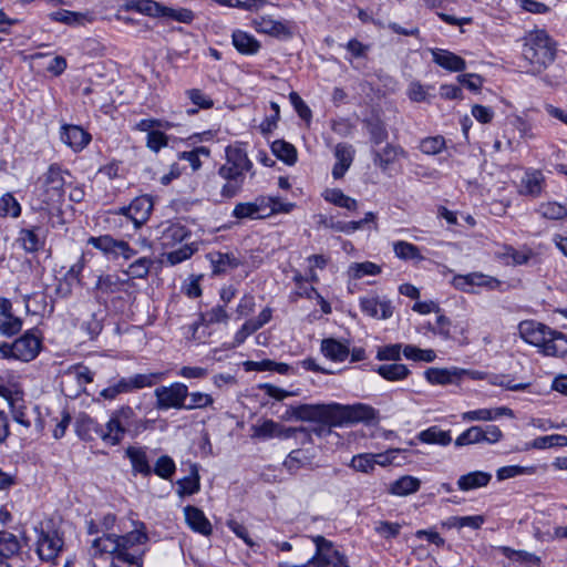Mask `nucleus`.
Masks as SVG:
<instances>
[{
    "mask_svg": "<svg viewBox=\"0 0 567 567\" xmlns=\"http://www.w3.org/2000/svg\"><path fill=\"white\" fill-rule=\"evenodd\" d=\"M124 8L153 18H159L162 12V4L153 0H126Z\"/></svg>",
    "mask_w": 567,
    "mask_h": 567,
    "instance_id": "nucleus-42",
    "label": "nucleus"
},
{
    "mask_svg": "<svg viewBox=\"0 0 567 567\" xmlns=\"http://www.w3.org/2000/svg\"><path fill=\"white\" fill-rule=\"evenodd\" d=\"M176 471V465L173 458L168 455H163L158 457V460L155 463L154 472L157 476H159L163 480H171Z\"/></svg>",
    "mask_w": 567,
    "mask_h": 567,
    "instance_id": "nucleus-56",
    "label": "nucleus"
},
{
    "mask_svg": "<svg viewBox=\"0 0 567 567\" xmlns=\"http://www.w3.org/2000/svg\"><path fill=\"white\" fill-rule=\"evenodd\" d=\"M334 156L337 158L332 168V176L336 179L342 178L352 164L354 150L351 145L339 143L334 147Z\"/></svg>",
    "mask_w": 567,
    "mask_h": 567,
    "instance_id": "nucleus-24",
    "label": "nucleus"
},
{
    "mask_svg": "<svg viewBox=\"0 0 567 567\" xmlns=\"http://www.w3.org/2000/svg\"><path fill=\"white\" fill-rule=\"evenodd\" d=\"M7 402L14 422L25 429H29L33 423L39 433L44 430V422L40 414V408L37 404L27 401L22 391L13 390L10 396L7 398Z\"/></svg>",
    "mask_w": 567,
    "mask_h": 567,
    "instance_id": "nucleus-5",
    "label": "nucleus"
},
{
    "mask_svg": "<svg viewBox=\"0 0 567 567\" xmlns=\"http://www.w3.org/2000/svg\"><path fill=\"white\" fill-rule=\"evenodd\" d=\"M251 24L258 33L275 38H289L292 34L290 27L286 22L275 20L269 16L257 17L251 21Z\"/></svg>",
    "mask_w": 567,
    "mask_h": 567,
    "instance_id": "nucleus-18",
    "label": "nucleus"
},
{
    "mask_svg": "<svg viewBox=\"0 0 567 567\" xmlns=\"http://www.w3.org/2000/svg\"><path fill=\"white\" fill-rule=\"evenodd\" d=\"M311 539L316 545V553L307 563L301 565L280 563L279 567H350L347 557L334 548L332 542L323 536H313Z\"/></svg>",
    "mask_w": 567,
    "mask_h": 567,
    "instance_id": "nucleus-4",
    "label": "nucleus"
},
{
    "mask_svg": "<svg viewBox=\"0 0 567 567\" xmlns=\"http://www.w3.org/2000/svg\"><path fill=\"white\" fill-rule=\"evenodd\" d=\"M164 377V372L138 373L126 378V380L128 382L131 391L133 392L135 390L150 388L159 382L161 380H163Z\"/></svg>",
    "mask_w": 567,
    "mask_h": 567,
    "instance_id": "nucleus-44",
    "label": "nucleus"
},
{
    "mask_svg": "<svg viewBox=\"0 0 567 567\" xmlns=\"http://www.w3.org/2000/svg\"><path fill=\"white\" fill-rule=\"evenodd\" d=\"M161 17L167 18L174 21L183 22V23H190L194 20V13L189 9L181 8V9H173L169 7H165L162 4V12Z\"/></svg>",
    "mask_w": 567,
    "mask_h": 567,
    "instance_id": "nucleus-58",
    "label": "nucleus"
},
{
    "mask_svg": "<svg viewBox=\"0 0 567 567\" xmlns=\"http://www.w3.org/2000/svg\"><path fill=\"white\" fill-rule=\"evenodd\" d=\"M360 308L364 315L378 320H386L391 318L394 312L391 300L380 298L379 296L360 298Z\"/></svg>",
    "mask_w": 567,
    "mask_h": 567,
    "instance_id": "nucleus-16",
    "label": "nucleus"
},
{
    "mask_svg": "<svg viewBox=\"0 0 567 567\" xmlns=\"http://www.w3.org/2000/svg\"><path fill=\"white\" fill-rule=\"evenodd\" d=\"M537 212L546 219L561 220L567 217V207L557 202L542 203Z\"/></svg>",
    "mask_w": 567,
    "mask_h": 567,
    "instance_id": "nucleus-51",
    "label": "nucleus"
},
{
    "mask_svg": "<svg viewBox=\"0 0 567 567\" xmlns=\"http://www.w3.org/2000/svg\"><path fill=\"white\" fill-rule=\"evenodd\" d=\"M152 265L153 260L151 258H138L128 266L126 274L132 278H145L148 275Z\"/></svg>",
    "mask_w": 567,
    "mask_h": 567,
    "instance_id": "nucleus-59",
    "label": "nucleus"
},
{
    "mask_svg": "<svg viewBox=\"0 0 567 567\" xmlns=\"http://www.w3.org/2000/svg\"><path fill=\"white\" fill-rule=\"evenodd\" d=\"M331 426L341 427L357 423H370L378 419V411L364 403L340 404L331 403Z\"/></svg>",
    "mask_w": 567,
    "mask_h": 567,
    "instance_id": "nucleus-6",
    "label": "nucleus"
},
{
    "mask_svg": "<svg viewBox=\"0 0 567 567\" xmlns=\"http://www.w3.org/2000/svg\"><path fill=\"white\" fill-rule=\"evenodd\" d=\"M271 151L277 158L281 159L288 165H293L297 162L296 147L282 140H277L271 144Z\"/></svg>",
    "mask_w": 567,
    "mask_h": 567,
    "instance_id": "nucleus-49",
    "label": "nucleus"
},
{
    "mask_svg": "<svg viewBox=\"0 0 567 567\" xmlns=\"http://www.w3.org/2000/svg\"><path fill=\"white\" fill-rule=\"evenodd\" d=\"M539 352L548 357L561 358L567 354V338L564 333L551 330L544 344L539 347Z\"/></svg>",
    "mask_w": 567,
    "mask_h": 567,
    "instance_id": "nucleus-25",
    "label": "nucleus"
},
{
    "mask_svg": "<svg viewBox=\"0 0 567 567\" xmlns=\"http://www.w3.org/2000/svg\"><path fill=\"white\" fill-rule=\"evenodd\" d=\"M87 243L113 259L122 257L128 260L136 255V250L127 241L115 239L110 235L90 237Z\"/></svg>",
    "mask_w": 567,
    "mask_h": 567,
    "instance_id": "nucleus-11",
    "label": "nucleus"
},
{
    "mask_svg": "<svg viewBox=\"0 0 567 567\" xmlns=\"http://www.w3.org/2000/svg\"><path fill=\"white\" fill-rule=\"evenodd\" d=\"M18 241L28 252H35L42 246V241L34 229H21L19 233Z\"/></svg>",
    "mask_w": 567,
    "mask_h": 567,
    "instance_id": "nucleus-53",
    "label": "nucleus"
},
{
    "mask_svg": "<svg viewBox=\"0 0 567 567\" xmlns=\"http://www.w3.org/2000/svg\"><path fill=\"white\" fill-rule=\"evenodd\" d=\"M308 463V457L303 454L301 450L291 451L286 460L284 461V466L291 474H296L301 467H303Z\"/></svg>",
    "mask_w": 567,
    "mask_h": 567,
    "instance_id": "nucleus-63",
    "label": "nucleus"
},
{
    "mask_svg": "<svg viewBox=\"0 0 567 567\" xmlns=\"http://www.w3.org/2000/svg\"><path fill=\"white\" fill-rule=\"evenodd\" d=\"M544 176L540 171L526 172L520 182L519 194L538 197L543 192Z\"/></svg>",
    "mask_w": 567,
    "mask_h": 567,
    "instance_id": "nucleus-32",
    "label": "nucleus"
},
{
    "mask_svg": "<svg viewBox=\"0 0 567 567\" xmlns=\"http://www.w3.org/2000/svg\"><path fill=\"white\" fill-rule=\"evenodd\" d=\"M208 259L215 275L225 274L239 267L241 264L239 258L233 252L212 251L208 254Z\"/></svg>",
    "mask_w": 567,
    "mask_h": 567,
    "instance_id": "nucleus-27",
    "label": "nucleus"
},
{
    "mask_svg": "<svg viewBox=\"0 0 567 567\" xmlns=\"http://www.w3.org/2000/svg\"><path fill=\"white\" fill-rule=\"evenodd\" d=\"M226 162L218 168V176L221 179H234L245 182L246 173L252 167L247 153L238 146H227Z\"/></svg>",
    "mask_w": 567,
    "mask_h": 567,
    "instance_id": "nucleus-8",
    "label": "nucleus"
},
{
    "mask_svg": "<svg viewBox=\"0 0 567 567\" xmlns=\"http://www.w3.org/2000/svg\"><path fill=\"white\" fill-rule=\"evenodd\" d=\"M195 251H197L196 244H194V243L185 244L184 246H182L173 251H169L167 254L166 258L171 265H177V264L183 262L186 259L190 258L195 254Z\"/></svg>",
    "mask_w": 567,
    "mask_h": 567,
    "instance_id": "nucleus-61",
    "label": "nucleus"
},
{
    "mask_svg": "<svg viewBox=\"0 0 567 567\" xmlns=\"http://www.w3.org/2000/svg\"><path fill=\"white\" fill-rule=\"evenodd\" d=\"M375 371L388 381H401L410 374V370L405 364L396 362L379 365Z\"/></svg>",
    "mask_w": 567,
    "mask_h": 567,
    "instance_id": "nucleus-46",
    "label": "nucleus"
},
{
    "mask_svg": "<svg viewBox=\"0 0 567 567\" xmlns=\"http://www.w3.org/2000/svg\"><path fill=\"white\" fill-rule=\"evenodd\" d=\"M219 6L257 12L269 4L267 0H214Z\"/></svg>",
    "mask_w": 567,
    "mask_h": 567,
    "instance_id": "nucleus-50",
    "label": "nucleus"
},
{
    "mask_svg": "<svg viewBox=\"0 0 567 567\" xmlns=\"http://www.w3.org/2000/svg\"><path fill=\"white\" fill-rule=\"evenodd\" d=\"M41 350V339L33 331H27L12 343L0 344V355L3 359H14L23 362L32 361Z\"/></svg>",
    "mask_w": 567,
    "mask_h": 567,
    "instance_id": "nucleus-7",
    "label": "nucleus"
},
{
    "mask_svg": "<svg viewBox=\"0 0 567 567\" xmlns=\"http://www.w3.org/2000/svg\"><path fill=\"white\" fill-rule=\"evenodd\" d=\"M321 352L324 357L336 362H343L350 354L346 344L332 338L322 340Z\"/></svg>",
    "mask_w": 567,
    "mask_h": 567,
    "instance_id": "nucleus-38",
    "label": "nucleus"
},
{
    "mask_svg": "<svg viewBox=\"0 0 567 567\" xmlns=\"http://www.w3.org/2000/svg\"><path fill=\"white\" fill-rule=\"evenodd\" d=\"M124 535L103 534L92 540L89 553L92 558L110 560V567H143L148 535L144 525Z\"/></svg>",
    "mask_w": 567,
    "mask_h": 567,
    "instance_id": "nucleus-1",
    "label": "nucleus"
},
{
    "mask_svg": "<svg viewBox=\"0 0 567 567\" xmlns=\"http://www.w3.org/2000/svg\"><path fill=\"white\" fill-rule=\"evenodd\" d=\"M492 474L483 471H474L461 475L456 482L458 489L468 492L472 489L485 487L489 484Z\"/></svg>",
    "mask_w": 567,
    "mask_h": 567,
    "instance_id": "nucleus-29",
    "label": "nucleus"
},
{
    "mask_svg": "<svg viewBox=\"0 0 567 567\" xmlns=\"http://www.w3.org/2000/svg\"><path fill=\"white\" fill-rule=\"evenodd\" d=\"M483 442V427L482 426H471L463 433H461L456 440V446H464L470 444H477Z\"/></svg>",
    "mask_w": 567,
    "mask_h": 567,
    "instance_id": "nucleus-57",
    "label": "nucleus"
},
{
    "mask_svg": "<svg viewBox=\"0 0 567 567\" xmlns=\"http://www.w3.org/2000/svg\"><path fill=\"white\" fill-rule=\"evenodd\" d=\"M291 415L300 421L320 422L331 426V403L300 404L291 408Z\"/></svg>",
    "mask_w": 567,
    "mask_h": 567,
    "instance_id": "nucleus-15",
    "label": "nucleus"
},
{
    "mask_svg": "<svg viewBox=\"0 0 567 567\" xmlns=\"http://www.w3.org/2000/svg\"><path fill=\"white\" fill-rule=\"evenodd\" d=\"M185 519L187 525L196 533L204 536H209L213 532L210 522L205 516L204 512L195 506H186L184 508Z\"/></svg>",
    "mask_w": 567,
    "mask_h": 567,
    "instance_id": "nucleus-22",
    "label": "nucleus"
},
{
    "mask_svg": "<svg viewBox=\"0 0 567 567\" xmlns=\"http://www.w3.org/2000/svg\"><path fill=\"white\" fill-rule=\"evenodd\" d=\"M231 40L236 50L241 54H256L261 47L260 42L254 35L241 30L234 31Z\"/></svg>",
    "mask_w": 567,
    "mask_h": 567,
    "instance_id": "nucleus-30",
    "label": "nucleus"
},
{
    "mask_svg": "<svg viewBox=\"0 0 567 567\" xmlns=\"http://www.w3.org/2000/svg\"><path fill=\"white\" fill-rule=\"evenodd\" d=\"M130 392H132V391H131V388L128 385L126 378H122L116 383L103 389L100 392V396L104 400L113 401L120 394L130 393Z\"/></svg>",
    "mask_w": 567,
    "mask_h": 567,
    "instance_id": "nucleus-62",
    "label": "nucleus"
},
{
    "mask_svg": "<svg viewBox=\"0 0 567 567\" xmlns=\"http://www.w3.org/2000/svg\"><path fill=\"white\" fill-rule=\"evenodd\" d=\"M95 289L101 296H109L118 292L121 284L114 276L107 275L97 279Z\"/></svg>",
    "mask_w": 567,
    "mask_h": 567,
    "instance_id": "nucleus-64",
    "label": "nucleus"
},
{
    "mask_svg": "<svg viewBox=\"0 0 567 567\" xmlns=\"http://www.w3.org/2000/svg\"><path fill=\"white\" fill-rule=\"evenodd\" d=\"M523 58L528 63V72L537 75L556 59L557 43L544 30L529 31L523 39Z\"/></svg>",
    "mask_w": 567,
    "mask_h": 567,
    "instance_id": "nucleus-2",
    "label": "nucleus"
},
{
    "mask_svg": "<svg viewBox=\"0 0 567 567\" xmlns=\"http://www.w3.org/2000/svg\"><path fill=\"white\" fill-rule=\"evenodd\" d=\"M22 329V321L20 318L11 315L0 316V333L2 336L11 337L17 334Z\"/></svg>",
    "mask_w": 567,
    "mask_h": 567,
    "instance_id": "nucleus-60",
    "label": "nucleus"
},
{
    "mask_svg": "<svg viewBox=\"0 0 567 567\" xmlns=\"http://www.w3.org/2000/svg\"><path fill=\"white\" fill-rule=\"evenodd\" d=\"M466 370L462 369H439L430 368L425 371V379L432 384H452L461 379L463 374H467Z\"/></svg>",
    "mask_w": 567,
    "mask_h": 567,
    "instance_id": "nucleus-28",
    "label": "nucleus"
},
{
    "mask_svg": "<svg viewBox=\"0 0 567 567\" xmlns=\"http://www.w3.org/2000/svg\"><path fill=\"white\" fill-rule=\"evenodd\" d=\"M190 236L189 230L182 224H172L164 229L161 236L162 246L173 247Z\"/></svg>",
    "mask_w": 567,
    "mask_h": 567,
    "instance_id": "nucleus-37",
    "label": "nucleus"
},
{
    "mask_svg": "<svg viewBox=\"0 0 567 567\" xmlns=\"http://www.w3.org/2000/svg\"><path fill=\"white\" fill-rule=\"evenodd\" d=\"M156 396V406L159 410L184 409L185 400L188 396V388L179 382L168 386H158L154 392Z\"/></svg>",
    "mask_w": 567,
    "mask_h": 567,
    "instance_id": "nucleus-12",
    "label": "nucleus"
},
{
    "mask_svg": "<svg viewBox=\"0 0 567 567\" xmlns=\"http://www.w3.org/2000/svg\"><path fill=\"white\" fill-rule=\"evenodd\" d=\"M124 8L153 18H159L162 12V4L153 0H126Z\"/></svg>",
    "mask_w": 567,
    "mask_h": 567,
    "instance_id": "nucleus-43",
    "label": "nucleus"
},
{
    "mask_svg": "<svg viewBox=\"0 0 567 567\" xmlns=\"http://www.w3.org/2000/svg\"><path fill=\"white\" fill-rule=\"evenodd\" d=\"M550 329L544 323L525 320L518 324V331L520 337L529 344L539 349L546 341L547 336H550Z\"/></svg>",
    "mask_w": 567,
    "mask_h": 567,
    "instance_id": "nucleus-17",
    "label": "nucleus"
},
{
    "mask_svg": "<svg viewBox=\"0 0 567 567\" xmlns=\"http://www.w3.org/2000/svg\"><path fill=\"white\" fill-rule=\"evenodd\" d=\"M75 430L78 435L85 441H91L94 439V435L100 437L101 425L87 415H82L78 419Z\"/></svg>",
    "mask_w": 567,
    "mask_h": 567,
    "instance_id": "nucleus-47",
    "label": "nucleus"
},
{
    "mask_svg": "<svg viewBox=\"0 0 567 567\" xmlns=\"http://www.w3.org/2000/svg\"><path fill=\"white\" fill-rule=\"evenodd\" d=\"M153 199L150 195L134 198L128 206H123L114 212V215L123 216L131 220L134 229L141 228L150 218L153 210Z\"/></svg>",
    "mask_w": 567,
    "mask_h": 567,
    "instance_id": "nucleus-10",
    "label": "nucleus"
},
{
    "mask_svg": "<svg viewBox=\"0 0 567 567\" xmlns=\"http://www.w3.org/2000/svg\"><path fill=\"white\" fill-rule=\"evenodd\" d=\"M431 53L433 61L447 71L460 72L466 68L465 60L449 50L433 49Z\"/></svg>",
    "mask_w": 567,
    "mask_h": 567,
    "instance_id": "nucleus-23",
    "label": "nucleus"
},
{
    "mask_svg": "<svg viewBox=\"0 0 567 567\" xmlns=\"http://www.w3.org/2000/svg\"><path fill=\"white\" fill-rule=\"evenodd\" d=\"M61 141L73 151H82L91 141V135L78 125H63Z\"/></svg>",
    "mask_w": 567,
    "mask_h": 567,
    "instance_id": "nucleus-20",
    "label": "nucleus"
},
{
    "mask_svg": "<svg viewBox=\"0 0 567 567\" xmlns=\"http://www.w3.org/2000/svg\"><path fill=\"white\" fill-rule=\"evenodd\" d=\"M416 439L425 444H437L442 446H446L452 442V436L450 431H443L439 426L433 425L429 429L421 431Z\"/></svg>",
    "mask_w": 567,
    "mask_h": 567,
    "instance_id": "nucleus-39",
    "label": "nucleus"
},
{
    "mask_svg": "<svg viewBox=\"0 0 567 567\" xmlns=\"http://www.w3.org/2000/svg\"><path fill=\"white\" fill-rule=\"evenodd\" d=\"M63 545L64 540L58 530L40 529L38 532L37 554L41 560H54L62 551Z\"/></svg>",
    "mask_w": 567,
    "mask_h": 567,
    "instance_id": "nucleus-14",
    "label": "nucleus"
},
{
    "mask_svg": "<svg viewBox=\"0 0 567 567\" xmlns=\"http://www.w3.org/2000/svg\"><path fill=\"white\" fill-rule=\"evenodd\" d=\"M381 271V266L372 261L352 262L348 268V276L358 280L365 276H378Z\"/></svg>",
    "mask_w": 567,
    "mask_h": 567,
    "instance_id": "nucleus-48",
    "label": "nucleus"
},
{
    "mask_svg": "<svg viewBox=\"0 0 567 567\" xmlns=\"http://www.w3.org/2000/svg\"><path fill=\"white\" fill-rule=\"evenodd\" d=\"M177 493L181 496L193 495L199 491V474L195 464L190 465V473L188 476L177 481Z\"/></svg>",
    "mask_w": 567,
    "mask_h": 567,
    "instance_id": "nucleus-45",
    "label": "nucleus"
},
{
    "mask_svg": "<svg viewBox=\"0 0 567 567\" xmlns=\"http://www.w3.org/2000/svg\"><path fill=\"white\" fill-rule=\"evenodd\" d=\"M421 487V481L411 475H404L389 485L388 492L395 496H408L416 493Z\"/></svg>",
    "mask_w": 567,
    "mask_h": 567,
    "instance_id": "nucleus-33",
    "label": "nucleus"
},
{
    "mask_svg": "<svg viewBox=\"0 0 567 567\" xmlns=\"http://www.w3.org/2000/svg\"><path fill=\"white\" fill-rule=\"evenodd\" d=\"M503 415H513V411L506 406L496 409H478L462 414L463 421H492Z\"/></svg>",
    "mask_w": 567,
    "mask_h": 567,
    "instance_id": "nucleus-36",
    "label": "nucleus"
},
{
    "mask_svg": "<svg viewBox=\"0 0 567 567\" xmlns=\"http://www.w3.org/2000/svg\"><path fill=\"white\" fill-rule=\"evenodd\" d=\"M533 257V251L529 248L517 250L512 246L505 245L497 252V258L505 261L507 265L520 266L526 265Z\"/></svg>",
    "mask_w": 567,
    "mask_h": 567,
    "instance_id": "nucleus-34",
    "label": "nucleus"
},
{
    "mask_svg": "<svg viewBox=\"0 0 567 567\" xmlns=\"http://www.w3.org/2000/svg\"><path fill=\"white\" fill-rule=\"evenodd\" d=\"M405 151L392 144H386L381 151L373 153V163L382 171H386L388 167L393 164L399 156H405Z\"/></svg>",
    "mask_w": 567,
    "mask_h": 567,
    "instance_id": "nucleus-31",
    "label": "nucleus"
},
{
    "mask_svg": "<svg viewBox=\"0 0 567 567\" xmlns=\"http://www.w3.org/2000/svg\"><path fill=\"white\" fill-rule=\"evenodd\" d=\"M64 185L63 171L58 164H52L43 175L42 202L49 207L59 206L63 200Z\"/></svg>",
    "mask_w": 567,
    "mask_h": 567,
    "instance_id": "nucleus-9",
    "label": "nucleus"
},
{
    "mask_svg": "<svg viewBox=\"0 0 567 567\" xmlns=\"http://www.w3.org/2000/svg\"><path fill=\"white\" fill-rule=\"evenodd\" d=\"M21 550L18 537L9 532L0 530V564L3 559L17 556Z\"/></svg>",
    "mask_w": 567,
    "mask_h": 567,
    "instance_id": "nucleus-40",
    "label": "nucleus"
},
{
    "mask_svg": "<svg viewBox=\"0 0 567 567\" xmlns=\"http://www.w3.org/2000/svg\"><path fill=\"white\" fill-rule=\"evenodd\" d=\"M266 207L265 196H259L254 202L238 203L233 210V216L237 219L266 218Z\"/></svg>",
    "mask_w": 567,
    "mask_h": 567,
    "instance_id": "nucleus-21",
    "label": "nucleus"
},
{
    "mask_svg": "<svg viewBox=\"0 0 567 567\" xmlns=\"http://www.w3.org/2000/svg\"><path fill=\"white\" fill-rule=\"evenodd\" d=\"M394 254L398 258L404 260L422 259L420 249L408 241H396L393 245Z\"/></svg>",
    "mask_w": 567,
    "mask_h": 567,
    "instance_id": "nucleus-55",
    "label": "nucleus"
},
{
    "mask_svg": "<svg viewBox=\"0 0 567 567\" xmlns=\"http://www.w3.org/2000/svg\"><path fill=\"white\" fill-rule=\"evenodd\" d=\"M51 19L69 25H83L92 22L94 17L90 12H74L69 10H59L51 13Z\"/></svg>",
    "mask_w": 567,
    "mask_h": 567,
    "instance_id": "nucleus-41",
    "label": "nucleus"
},
{
    "mask_svg": "<svg viewBox=\"0 0 567 567\" xmlns=\"http://www.w3.org/2000/svg\"><path fill=\"white\" fill-rule=\"evenodd\" d=\"M537 471L535 465L520 466V465H508L499 467L496 471V477L498 481H505L520 475H533Z\"/></svg>",
    "mask_w": 567,
    "mask_h": 567,
    "instance_id": "nucleus-52",
    "label": "nucleus"
},
{
    "mask_svg": "<svg viewBox=\"0 0 567 567\" xmlns=\"http://www.w3.org/2000/svg\"><path fill=\"white\" fill-rule=\"evenodd\" d=\"M125 455L130 460L134 474L148 476L152 474V467L147 457L146 447L128 446Z\"/></svg>",
    "mask_w": 567,
    "mask_h": 567,
    "instance_id": "nucleus-26",
    "label": "nucleus"
},
{
    "mask_svg": "<svg viewBox=\"0 0 567 567\" xmlns=\"http://www.w3.org/2000/svg\"><path fill=\"white\" fill-rule=\"evenodd\" d=\"M251 431V437L267 440L272 437L288 439L298 430L293 427H285L272 420H266L261 424L252 425Z\"/></svg>",
    "mask_w": 567,
    "mask_h": 567,
    "instance_id": "nucleus-19",
    "label": "nucleus"
},
{
    "mask_svg": "<svg viewBox=\"0 0 567 567\" xmlns=\"http://www.w3.org/2000/svg\"><path fill=\"white\" fill-rule=\"evenodd\" d=\"M452 285L457 290L473 293L475 292V287L494 290L501 286V281L483 272L475 271L466 275H455Z\"/></svg>",
    "mask_w": 567,
    "mask_h": 567,
    "instance_id": "nucleus-13",
    "label": "nucleus"
},
{
    "mask_svg": "<svg viewBox=\"0 0 567 567\" xmlns=\"http://www.w3.org/2000/svg\"><path fill=\"white\" fill-rule=\"evenodd\" d=\"M141 423L130 405H122L111 413L104 426L101 425L100 439L106 445H118L127 433L137 431Z\"/></svg>",
    "mask_w": 567,
    "mask_h": 567,
    "instance_id": "nucleus-3",
    "label": "nucleus"
},
{
    "mask_svg": "<svg viewBox=\"0 0 567 567\" xmlns=\"http://www.w3.org/2000/svg\"><path fill=\"white\" fill-rule=\"evenodd\" d=\"M322 196L328 203L350 212H355L359 207L357 199L346 195L339 188H328L322 193Z\"/></svg>",
    "mask_w": 567,
    "mask_h": 567,
    "instance_id": "nucleus-35",
    "label": "nucleus"
},
{
    "mask_svg": "<svg viewBox=\"0 0 567 567\" xmlns=\"http://www.w3.org/2000/svg\"><path fill=\"white\" fill-rule=\"evenodd\" d=\"M21 214V206L12 194L7 193L0 197V217L17 218Z\"/></svg>",
    "mask_w": 567,
    "mask_h": 567,
    "instance_id": "nucleus-54",
    "label": "nucleus"
}]
</instances>
